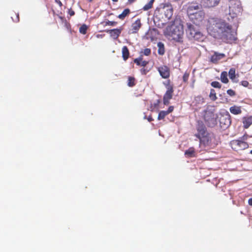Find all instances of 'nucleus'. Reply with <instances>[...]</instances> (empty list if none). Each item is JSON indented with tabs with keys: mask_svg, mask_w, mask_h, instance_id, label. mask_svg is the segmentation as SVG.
I'll return each mask as SVG.
<instances>
[{
	"mask_svg": "<svg viewBox=\"0 0 252 252\" xmlns=\"http://www.w3.org/2000/svg\"><path fill=\"white\" fill-rule=\"evenodd\" d=\"M209 34L215 38H219L228 43L236 40V32L232 26L225 20L218 18H210L206 25Z\"/></svg>",
	"mask_w": 252,
	"mask_h": 252,
	"instance_id": "f257e3e1",
	"label": "nucleus"
},
{
	"mask_svg": "<svg viewBox=\"0 0 252 252\" xmlns=\"http://www.w3.org/2000/svg\"><path fill=\"white\" fill-rule=\"evenodd\" d=\"M184 27L180 20L176 19L170 26H168L165 35L168 36L176 42H183Z\"/></svg>",
	"mask_w": 252,
	"mask_h": 252,
	"instance_id": "f03ea898",
	"label": "nucleus"
},
{
	"mask_svg": "<svg viewBox=\"0 0 252 252\" xmlns=\"http://www.w3.org/2000/svg\"><path fill=\"white\" fill-rule=\"evenodd\" d=\"M187 33L189 38L198 41H202L204 40V36L199 29L190 23H187Z\"/></svg>",
	"mask_w": 252,
	"mask_h": 252,
	"instance_id": "7ed1b4c3",
	"label": "nucleus"
},
{
	"mask_svg": "<svg viewBox=\"0 0 252 252\" xmlns=\"http://www.w3.org/2000/svg\"><path fill=\"white\" fill-rule=\"evenodd\" d=\"M159 12L163 22L166 23L171 18L173 15V9L170 4L166 3L160 7Z\"/></svg>",
	"mask_w": 252,
	"mask_h": 252,
	"instance_id": "20e7f679",
	"label": "nucleus"
},
{
	"mask_svg": "<svg viewBox=\"0 0 252 252\" xmlns=\"http://www.w3.org/2000/svg\"><path fill=\"white\" fill-rule=\"evenodd\" d=\"M199 142L201 147L211 148L214 147L216 145L215 142V137L213 134L210 133L200 139Z\"/></svg>",
	"mask_w": 252,
	"mask_h": 252,
	"instance_id": "39448f33",
	"label": "nucleus"
},
{
	"mask_svg": "<svg viewBox=\"0 0 252 252\" xmlns=\"http://www.w3.org/2000/svg\"><path fill=\"white\" fill-rule=\"evenodd\" d=\"M229 145L231 148L236 152L245 150L249 147L247 142L241 139L233 140L230 142Z\"/></svg>",
	"mask_w": 252,
	"mask_h": 252,
	"instance_id": "423d86ee",
	"label": "nucleus"
},
{
	"mask_svg": "<svg viewBox=\"0 0 252 252\" xmlns=\"http://www.w3.org/2000/svg\"><path fill=\"white\" fill-rule=\"evenodd\" d=\"M229 14L235 16L241 12L242 7L241 2L238 0H230L229 4Z\"/></svg>",
	"mask_w": 252,
	"mask_h": 252,
	"instance_id": "0eeeda50",
	"label": "nucleus"
},
{
	"mask_svg": "<svg viewBox=\"0 0 252 252\" xmlns=\"http://www.w3.org/2000/svg\"><path fill=\"white\" fill-rule=\"evenodd\" d=\"M204 17V12L201 10L189 14L190 20L196 25H199L203 21Z\"/></svg>",
	"mask_w": 252,
	"mask_h": 252,
	"instance_id": "6e6552de",
	"label": "nucleus"
},
{
	"mask_svg": "<svg viewBox=\"0 0 252 252\" xmlns=\"http://www.w3.org/2000/svg\"><path fill=\"white\" fill-rule=\"evenodd\" d=\"M196 128L197 130V133L195 134V136H196L199 139L209 134V133L207 130V128L205 126L201 121H199L197 122Z\"/></svg>",
	"mask_w": 252,
	"mask_h": 252,
	"instance_id": "1a4fd4ad",
	"label": "nucleus"
},
{
	"mask_svg": "<svg viewBox=\"0 0 252 252\" xmlns=\"http://www.w3.org/2000/svg\"><path fill=\"white\" fill-rule=\"evenodd\" d=\"M204 120L209 126L213 127L217 124L215 114L212 112H208L204 115Z\"/></svg>",
	"mask_w": 252,
	"mask_h": 252,
	"instance_id": "9d476101",
	"label": "nucleus"
},
{
	"mask_svg": "<svg viewBox=\"0 0 252 252\" xmlns=\"http://www.w3.org/2000/svg\"><path fill=\"white\" fill-rule=\"evenodd\" d=\"M158 70L162 78L167 79L170 77V70L168 66L166 65H161L158 67Z\"/></svg>",
	"mask_w": 252,
	"mask_h": 252,
	"instance_id": "9b49d317",
	"label": "nucleus"
},
{
	"mask_svg": "<svg viewBox=\"0 0 252 252\" xmlns=\"http://www.w3.org/2000/svg\"><path fill=\"white\" fill-rule=\"evenodd\" d=\"M140 19H138L131 25V29L130 30L129 33H136L138 32L141 27Z\"/></svg>",
	"mask_w": 252,
	"mask_h": 252,
	"instance_id": "f8f14e48",
	"label": "nucleus"
},
{
	"mask_svg": "<svg viewBox=\"0 0 252 252\" xmlns=\"http://www.w3.org/2000/svg\"><path fill=\"white\" fill-rule=\"evenodd\" d=\"M173 92L174 90H166L163 98V102L164 105H168L169 104V101L172 98Z\"/></svg>",
	"mask_w": 252,
	"mask_h": 252,
	"instance_id": "ddd939ff",
	"label": "nucleus"
},
{
	"mask_svg": "<svg viewBox=\"0 0 252 252\" xmlns=\"http://www.w3.org/2000/svg\"><path fill=\"white\" fill-rule=\"evenodd\" d=\"M225 57L223 53H219L215 52L214 54L211 57L210 61L214 63H217L218 62Z\"/></svg>",
	"mask_w": 252,
	"mask_h": 252,
	"instance_id": "4468645a",
	"label": "nucleus"
},
{
	"mask_svg": "<svg viewBox=\"0 0 252 252\" xmlns=\"http://www.w3.org/2000/svg\"><path fill=\"white\" fill-rule=\"evenodd\" d=\"M122 31V28L120 29H114L112 30H108L106 31V32L108 33L110 36L112 37L113 39H116L120 36L121 33Z\"/></svg>",
	"mask_w": 252,
	"mask_h": 252,
	"instance_id": "2eb2a0df",
	"label": "nucleus"
},
{
	"mask_svg": "<svg viewBox=\"0 0 252 252\" xmlns=\"http://www.w3.org/2000/svg\"><path fill=\"white\" fill-rule=\"evenodd\" d=\"M220 0H202V3L206 7H212L217 5Z\"/></svg>",
	"mask_w": 252,
	"mask_h": 252,
	"instance_id": "dca6fc26",
	"label": "nucleus"
},
{
	"mask_svg": "<svg viewBox=\"0 0 252 252\" xmlns=\"http://www.w3.org/2000/svg\"><path fill=\"white\" fill-rule=\"evenodd\" d=\"M220 125L221 127L223 128L227 127L231 123V121L229 118H225L224 117H222L220 118Z\"/></svg>",
	"mask_w": 252,
	"mask_h": 252,
	"instance_id": "f3484780",
	"label": "nucleus"
},
{
	"mask_svg": "<svg viewBox=\"0 0 252 252\" xmlns=\"http://www.w3.org/2000/svg\"><path fill=\"white\" fill-rule=\"evenodd\" d=\"M243 127L248 128L252 124V116L244 117L243 119Z\"/></svg>",
	"mask_w": 252,
	"mask_h": 252,
	"instance_id": "a211bd4d",
	"label": "nucleus"
},
{
	"mask_svg": "<svg viewBox=\"0 0 252 252\" xmlns=\"http://www.w3.org/2000/svg\"><path fill=\"white\" fill-rule=\"evenodd\" d=\"M230 112L234 115H238L242 113L241 107L237 106H233L229 108Z\"/></svg>",
	"mask_w": 252,
	"mask_h": 252,
	"instance_id": "6ab92c4d",
	"label": "nucleus"
},
{
	"mask_svg": "<svg viewBox=\"0 0 252 252\" xmlns=\"http://www.w3.org/2000/svg\"><path fill=\"white\" fill-rule=\"evenodd\" d=\"M129 56V52L128 48L125 46L122 48V57L124 60L126 61Z\"/></svg>",
	"mask_w": 252,
	"mask_h": 252,
	"instance_id": "aec40b11",
	"label": "nucleus"
},
{
	"mask_svg": "<svg viewBox=\"0 0 252 252\" xmlns=\"http://www.w3.org/2000/svg\"><path fill=\"white\" fill-rule=\"evenodd\" d=\"M185 155L189 158L195 157V150L193 147H190L185 152Z\"/></svg>",
	"mask_w": 252,
	"mask_h": 252,
	"instance_id": "412c9836",
	"label": "nucleus"
},
{
	"mask_svg": "<svg viewBox=\"0 0 252 252\" xmlns=\"http://www.w3.org/2000/svg\"><path fill=\"white\" fill-rule=\"evenodd\" d=\"M158 53L160 55H164L165 53L164 45L163 43L161 42H159L158 43Z\"/></svg>",
	"mask_w": 252,
	"mask_h": 252,
	"instance_id": "4be33fe9",
	"label": "nucleus"
},
{
	"mask_svg": "<svg viewBox=\"0 0 252 252\" xmlns=\"http://www.w3.org/2000/svg\"><path fill=\"white\" fill-rule=\"evenodd\" d=\"M130 12L129 9L126 8L124 10L121 14L118 15V17L121 20H124L126 16L129 15Z\"/></svg>",
	"mask_w": 252,
	"mask_h": 252,
	"instance_id": "5701e85b",
	"label": "nucleus"
},
{
	"mask_svg": "<svg viewBox=\"0 0 252 252\" xmlns=\"http://www.w3.org/2000/svg\"><path fill=\"white\" fill-rule=\"evenodd\" d=\"M136 84V80L134 77L131 76L128 77L127 86L129 87H133Z\"/></svg>",
	"mask_w": 252,
	"mask_h": 252,
	"instance_id": "b1692460",
	"label": "nucleus"
},
{
	"mask_svg": "<svg viewBox=\"0 0 252 252\" xmlns=\"http://www.w3.org/2000/svg\"><path fill=\"white\" fill-rule=\"evenodd\" d=\"M221 81L223 83H227L228 79L227 78V73L226 71H223L220 75Z\"/></svg>",
	"mask_w": 252,
	"mask_h": 252,
	"instance_id": "393cba45",
	"label": "nucleus"
},
{
	"mask_svg": "<svg viewBox=\"0 0 252 252\" xmlns=\"http://www.w3.org/2000/svg\"><path fill=\"white\" fill-rule=\"evenodd\" d=\"M163 84L165 87L166 90H174L173 85L171 84L170 80H167V81L163 82Z\"/></svg>",
	"mask_w": 252,
	"mask_h": 252,
	"instance_id": "a878e982",
	"label": "nucleus"
},
{
	"mask_svg": "<svg viewBox=\"0 0 252 252\" xmlns=\"http://www.w3.org/2000/svg\"><path fill=\"white\" fill-rule=\"evenodd\" d=\"M151 53V50L150 48H145L142 50L140 53V56L143 58V56H148Z\"/></svg>",
	"mask_w": 252,
	"mask_h": 252,
	"instance_id": "bb28decb",
	"label": "nucleus"
},
{
	"mask_svg": "<svg viewBox=\"0 0 252 252\" xmlns=\"http://www.w3.org/2000/svg\"><path fill=\"white\" fill-rule=\"evenodd\" d=\"M155 0H150V1L146 4H145L142 9L144 11H147L150 9L152 8L153 7V3Z\"/></svg>",
	"mask_w": 252,
	"mask_h": 252,
	"instance_id": "cd10ccee",
	"label": "nucleus"
},
{
	"mask_svg": "<svg viewBox=\"0 0 252 252\" xmlns=\"http://www.w3.org/2000/svg\"><path fill=\"white\" fill-rule=\"evenodd\" d=\"M209 97L212 101H215L217 99L216 93L214 89H211Z\"/></svg>",
	"mask_w": 252,
	"mask_h": 252,
	"instance_id": "c85d7f7f",
	"label": "nucleus"
},
{
	"mask_svg": "<svg viewBox=\"0 0 252 252\" xmlns=\"http://www.w3.org/2000/svg\"><path fill=\"white\" fill-rule=\"evenodd\" d=\"M228 75L229 76V78L231 80L234 79L235 78V69L234 68H231L230 69L229 72H228Z\"/></svg>",
	"mask_w": 252,
	"mask_h": 252,
	"instance_id": "c756f323",
	"label": "nucleus"
},
{
	"mask_svg": "<svg viewBox=\"0 0 252 252\" xmlns=\"http://www.w3.org/2000/svg\"><path fill=\"white\" fill-rule=\"evenodd\" d=\"M168 115L167 113L166 112V111H161L159 112L158 119V120H162L166 116Z\"/></svg>",
	"mask_w": 252,
	"mask_h": 252,
	"instance_id": "7c9ffc66",
	"label": "nucleus"
},
{
	"mask_svg": "<svg viewBox=\"0 0 252 252\" xmlns=\"http://www.w3.org/2000/svg\"><path fill=\"white\" fill-rule=\"evenodd\" d=\"M88 27L86 25H82L79 28V32L83 34H85L87 33Z\"/></svg>",
	"mask_w": 252,
	"mask_h": 252,
	"instance_id": "2f4dec72",
	"label": "nucleus"
},
{
	"mask_svg": "<svg viewBox=\"0 0 252 252\" xmlns=\"http://www.w3.org/2000/svg\"><path fill=\"white\" fill-rule=\"evenodd\" d=\"M200 9V6L198 5H192V6H190L189 7V9H188V12L189 14H190V13H194L193 12V10H198Z\"/></svg>",
	"mask_w": 252,
	"mask_h": 252,
	"instance_id": "473e14b6",
	"label": "nucleus"
},
{
	"mask_svg": "<svg viewBox=\"0 0 252 252\" xmlns=\"http://www.w3.org/2000/svg\"><path fill=\"white\" fill-rule=\"evenodd\" d=\"M211 86L214 88H219V89H220L221 87L220 84L218 81L212 82L211 83Z\"/></svg>",
	"mask_w": 252,
	"mask_h": 252,
	"instance_id": "72a5a7b5",
	"label": "nucleus"
},
{
	"mask_svg": "<svg viewBox=\"0 0 252 252\" xmlns=\"http://www.w3.org/2000/svg\"><path fill=\"white\" fill-rule=\"evenodd\" d=\"M11 18L14 22H18L19 21V14L15 13L14 15L11 17Z\"/></svg>",
	"mask_w": 252,
	"mask_h": 252,
	"instance_id": "f704fd0d",
	"label": "nucleus"
},
{
	"mask_svg": "<svg viewBox=\"0 0 252 252\" xmlns=\"http://www.w3.org/2000/svg\"><path fill=\"white\" fill-rule=\"evenodd\" d=\"M143 60V58L142 57L139 56V58L135 59L134 60V63H135L137 65L140 66L141 62Z\"/></svg>",
	"mask_w": 252,
	"mask_h": 252,
	"instance_id": "c9c22d12",
	"label": "nucleus"
},
{
	"mask_svg": "<svg viewBox=\"0 0 252 252\" xmlns=\"http://www.w3.org/2000/svg\"><path fill=\"white\" fill-rule=\"evenodd\" d=\"M189 73L188 72H186L183 76V80L184 82H187L188 80L189 79Z\"/></svg>",
	"mask_w": 252,
	"mask_h": 252,
	"instance_id": "e433bc0d",
	"label": "nucleus"
},
{
	"mask_svg": "<svg viewBox=\"0 0 252 252\" xmlns=\"http://www.w3.org/2000/svg\"><path fill=\"white\" fill-rule=\"evenodd\" d=\"M117 24V22L115 21H106L105 23V26H115Z\"/></svg>",
	"mask_w": 252,
	"mask_h": 252,
	"instance_id": "4c0bfd02",
	"label": "nucleus"
},
{
	"mask_svg": "<svg viewBox=\"0 0 252 252\" xmlns=\"http://www.w3.org/2000/svg\"><path fill=\"white\" fill-rule=\"evenodd\" d=\"M227 93L231 96H233L236 94L235 92L231 89L228 90L227 91Z\"/></svg>",
	"mask_w": 252,
	"mask_h": 252,
	"instance_id": "58836bf2",
	"label": "nucleus"
},
{
	"mask_svg": "<svg viewBox=\"0 0 252 252\" xmlns=\"http://www.w3.org/2000/svg\"><path fill=\"white\" fill-rule=\"evenodd\" d=\"M250 137H251L250 136H249L248 134L246 133L242 137H241L240 139L241 140L245 141V140H247Z\"/></svg>",
	"mask_w": 252,
	"mask_h": 252,
	"instance_id": "ea45409f",
	"label": "nucleus"
},
{
	"mask_svg": "<svg viewBox=\"0 0 252 252\" xmlns=\"http://www.w3.org/2000/svg\"><path fill=\"white\" fill-rule=\"evenodd\" d=\"M241 84L245 87H247L249 85V83L248 81L244 80L241 82Z\"/></svg>",
	"mask_w": 252,
	"mask_h": 252,
	"instance_id": "a19ab883",
	"label": "nucleus"
},
{
	"mask_svg": "<svg viewBox=\"0 0 252 252\" xmlns=\"http://www.w3.org/2000/svg\"><path fill=\"white\" fill-rule=\"evenodd\" d=\"M148 63H149V62L148 61H143V60H142V62H141L140 66L145 67L148 64Z\"/></svg>",
	"mask_w": 252,
	"mask_h": 252,
	"instance_id": "79ce46f5",
	"label": "nucleus"
},
{
	"mask_svg": "<svg viewBox=\"0 0 252 252\" xmlns=\"http://www.w3.org/2000/svg\"><path fill=\"white\" fill-rule=\"evenodd\" d=\"M174 110V107L173 106H170L169 107L168 110L166 111L168 114L171 113Z\"/></svg>",
	"mask_w": 252,
	"mask_h": 252,
	"instance_id": "37998d69",
	"label": "nucleus"
},
{
	"mask_svg": "<svg viewBox=\"0 0 252 252\" xmlns=\"http://www.w3.org/2000/svg\"><path fill=\"white\" fill-rule=\"evenodd\" d=\"M68 14H69V15L70 16H72L75 14V12L73 10L70 9H69V11H68Z\"/></svg>",
	"mask_w": 252,
	"mask_h": 252,
	"instance_id": "c03bdc74",
	"label": "nucleus"
},
{
	"mask_svg": "<svg viewBox=\"0 0 252 252\" xmlns=\"http://www.w3.org/2000/svg\"><path fill=\"white\" fill-rule=\"evenodd\" d=\"M55 2L60 6V7H61L63 6V3L60 0H55Z\"/></svg>",
	"mask_w": 252,
	"mask_h": 252,
	"instance_id": "a18cd8bd",
	"label": "nucleus"
},
{
	"mask_svg": "<svg viewBox=\"0 0 252 252\" xmlns=\"http://www.w3.org/2000/svg\"><path fill=\"white\" fill-rule=\"evenodd\" d=\"M140 71H141V73L142 74H146V73H147L148 71L146 70L145 68H143L142 69H141L140 70Z\"/></svg>",
	"mask_w": 252,
	"mask_h": 252,
	"instance_id": "49530a36",
	"label": "nucleus"
},
{
	"mask_svg": "<svg viewBox=\"0 0 252 252\" xmlns=\"http://www.w3.org/2000/svg\"><path fill=\"white\" fill-rule=\"evenodd\" d=\"M248 203L250 205L252 206V198H250L248 200Z\"/></svg>",
	"mask_w": 252,
	"mask_h": 252,
	"instance_id": "de8ad7c7",
	"label": "nucleus"
},
{
	"mask_svg": "<svg viewBox=\"0 0 252 252\" xmlns=\"http://www.w3.org/2000/svg\"><path fill=\"white\" fill-rule=\"evenodd\" d=\"M136 0H128V2L130 4L134 2Z\"/></svg>",
	"mask_w": 252,
	"mask_h": 252,
	"instance_id": "09e8293b",
	"label": "nucleus"
},
{
	"mask_svg": "<svg viewBox=\"0 0 252 252\" xmlns=\"http://www.w3.org/2000/svg\"><path fill=\"white\" fill-rule=\"evenodd\" d=\"M148 121H149V122H151V121H153V119H152V117H149V118H148Z\"/></svg>",
	"mask_w": 252,
	"mask_h": 252,
	"instance_id": "8fccbe9b",
	"label": "nucleus"
},
{
	"mask_svg": "<svg viewBox=\"0 0 252 252\" xmlns=\"http://www.w3.org/2000/svg\"><path fill=\"white\" fill-rule=\"evenodd\" d=\"M114 2H117L118 0H112Z\"/></svg>",
	"mask_w": 252,
	"mask_h": 252,
	"instance_id": "3c124183",
	"label": "nucleus"
},
{
	"mask_svg": "<svg viewBox=\"0 0 252 252\" xmlns=\"http://www.w3.org/2000/svg\"><path fill=\"white\" fill-rule=\"evenodd\" d=\"M250 153L251 154H252V150L250 151Z\"/></svg>",
	"mask_w": 252,
	"mask_h": 252,
	"instance_id": "603ef678",
	"label": "nucleus"
}]
</instances>
